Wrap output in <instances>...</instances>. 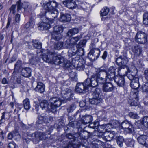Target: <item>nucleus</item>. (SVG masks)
Returning a JSON list of instances; mask_svg holds the SVG:
<instances>
[{
	"instance_id": "obj_12",
	"label": "nucleus",
	"mask_w": 148,
	"mask_h": 148,
	"mask_svg": "<svg viewBox=\"0 0 148 148\" xmlns=\"http://www.w3.org/2000/svg\"><path fill=\"white\" fill-rule=\"evenodd\" d=\"M96 52L91 50L88 54V57L91 61H94L97 59L99 56L100 51L99 50L97 51Z\"/></svg>"
},
{
	"instance_id": "obj_61",
	"label": "nucleus",
	"mask_w": 148,
	"mask_h": 148,
	"mask_svg": "<svg viewBox=\"0 0 148 148\" xmlns=\"http://www.w3.org/2000/svg\"><path fill=\"white\" fill-rule=\"evenodd\" d=\"M15 133L14 132H11L9 133L8 135V139L11 140L14 136Z\"/></svg>"
},
{
	"instance_id": "obj_38",
	"label": "nucleus",
	"mask_w": 148,
	"mask_h": 148,
	"mask_svg": "<svg viewBox=\"0 0 148 148\" xmlns=\"http://www.w3.org/2000/svg\"><path fill=\"white\" fill-rule=\"evenodd\" d=\"M77 62L78 63L76 67L77 69L79 71L83 70L84 68V65L83 62L81 61L78 62V61H77Z\"/></svg>"
},
{
	"instance_id": "obj_46",
	"label": "nucleus",
	"mask_w": 148,
	"mask_h": 148,
	"mask_svg": "<svg viewBox=\"0 0 148 148\" xmlns=\"http://www.w3.org/2000/svg\"><path fill=\"white\" fill-rule=\"evenodd\" d=\"M141 88L143 92L148 93V82H145L142 85Z\"/></svg>"
},
{
	"instance_id": "obj_36",
	"label": "nucleus",
	"mask_w": 148,
	"mask_h": 148,
	"mask_svg": "<svg viewBox=\"0 0 148 148\" xmlns=\"http://www.w3.org/2000/svg\"><path fill=\"white\" fill-rule=\"evenodd\" d=\"M128 127H127L126 128L123 130L125 133H130L133 132L134 130V128L133 125L131 124Z\"/></svg>"
},
{
	"instance_id": "obj_16",
	"label": "nucleus",
	"mask_w": 148,
	"mask_h": 148,
	"mask_svg": "<svg viewBox=\"0 0 148 148\" xmlns=\"http://www.w3.org/2000/svg\"><path fill=\"white\" fill-rule=\"evenodd\" d=\"M93 120L92 116L90 115H85L83 116L81 119V123L86 124L91 122Z\"/></svg>"
},
{
	"instance_id": "obj_27",
	"label": "nucleus",
	"mask_w": 148,
	"mask_h": 148,
	"mask_svg": "<svg viewBox=\"0 0 148 148\" xmlns=\"http://www.w3.org/2000/svg\"><path fill=\"white\" fill-rule=\"evenodd\" d=\"M74 142L75 141L72 143L71 142H69L67 145L68 148H83V147H84L82 145L80 144H75Z\"/></svg>"
},
{
	"instance_id": "obj_53",
	"label": "nucleus",
	"mask_w": 148,
	"mask_h": 148,
	"mask_svg": "<svg viewBox=\"0 0 148 148\" xmlns=\"http://www.w3.org/2000/svg\"><path fill=\"white\" fill-rule=\"evenodd\" d=\"M76 107L75 105L74 104H72L68 108L67 111L69 112H72Z\"/></svg>"
},
{
	"instance_id": "obj_21",
	"label": "nucleus",
	"mask_w": 148,
	"mask_h": 148,
	"mask_svg": "<svg viewBox=\"0 0 148 148\" xmlns=\"http://www.w3.org/2000/svg\"><path fill=\"white\" fill-rule=\"evenodd\" d=\"M34 134L36 138H38L40 140L45 139L47 137V134L46 132H36L35 134L34 133Z\"/></svg>"
},
{
	"instance_id": "obj_42",
	"label": "nucleus",
	"mask_w": 148,
	"mask_h": 148,
	"mask_svg": "<svg viewBox=\"0 0 148 148\" xmlns=\"http://www.w3.org/2000/svg\"><path fill=\"white\" fill-rule=\"evenodd\" d=\"M141 123L145 127L148 128V117H143L141 121Z\"/></svg>"
},
{
	"instance_id": "obj_4",
	"label": "nucleus",
	"mask_w": 148,
	"mask_h": 148,
	"mask_svg": "<svg viewBox=\"0 0 148 148\" xmlns=\"http://www.w3.org/2000/svg\"><path fill=\"white\" fill-rule=\"evenodd\" d=\"M116 68L115 67L111 66L109 68L108 71L106 68L102 66L97 69L98 74L104 78L105 82L108 80L111 81L114 80L115 76Z\"/></svg>"
},
{
	"instance_id": "obj_24",
	"label": "nucleus",
	"mask_w": 148,
	"mask_h": 148,
	"mask_svg": "<svg viewBox=\"0 0 148 148\" xmlns=\"http://www.w3.org/2000/svg\"><path fill=\"white\" fill-rule=\"evenodd\" d=\"M32 43V45L34 48L38 49H41L42 48V44L39 40H33Z\"/></svg>"
},
{
	"instance_id": "obj_10",
	"label": "nucleus",
	"mask_w": 148,
	"mask_h": 148,
	"mask_svg": "<svg viewBox=\"0 0 148 148\" xmlns=\"http://www.w3.org/2000/svg\"><path fill=\"white\" fill-rule=\"evenodd\" d=\"M86 40H81L76 45V49L75 50V54L79 56H82L83 55L84 49L82 47H84L86 43Z\"/></svg>"
},
{
	"instance_id": "obj_56",
	"label": "nucleus",
	"mask_w": 148,
	"mask_h": 148,
	"mask_svg": "<svg viewBox=\"0 0 148 148\" xmlns=\"http://www.w3.org/2000/svg\"><path fill=\"white\" fill-rule=\"evenodd\" d=\"M15 9L16 5H12L10 9V14H14L16 12Z\"/></svg>"
},
{
	"instance_id": "obj_39",
	"label": "nucleus",
	"mask_w": 148,
	"mask_h": 148,
	"mask_svg": "<svg viewBox=\"0 0 148 148\" xmlns=\"http://www.w3.org/2000/svg\"><path fill=\"white\" fill-rule=\"evenodd\" d=\"M21 64V61L20 60H18L14 65V71L18 72Z\"/></svg>"
},
{
	"instance_id": "obj_60",
	"label": "nucleus",
	"mask_w": 148,
	"mask_h": 148,
	"mask_svg": "<svg viewBox=\"0 0 148 148\" xmlns=\"http://www.w3.org/2000/svg\"><path fill=\"white\" fill-rule=\"evenodd\" d=\"M143 75L147 81L148 82V69H147L145 70Z\"/></svg>"
},
{
	"instance_id": "obj_33",
	"label": "nucleus",
	"mask_w": 148,
	"mask_h": 148,
	"mask_svg": "<svg viewBox=\"0 0 148 148\" xmlns=\"http://www.w3.org/2000/svg\"><path fill=\"white\" fill-rule=\"evenodd\" d=\"M80 36H77L76 37H73L70 39H69L72 47L75 45L79 40L81 38Z\"/></svg>"
},
{
	"instance_id": "obj_18",
	"label": "nucleus",
	"mask_w": 148,
	"mask_h": 148,
	"mask_svg": "<svg viewBox=\"0 0 148 148\" xmlns=\"http://www.w3.org/2000/svg\"><path fill=\"white\" fill-rule=\"evenodd\" d=\"M45 86L44 84L40 82H38L37 85L35 88V90L40 93H42L45 91Z\"/></svg>"
},
{
	"instance_id": "obj_1",
	"label": "nucleus",
	"mask_w": 148,
	"mask_h": 148,
	"mask_svg": "<svg viewBox=\"0 0 148 148\" xmlns=\"http://www.w3.org/2000/svg\"><path fill=\"white\" fill-rule=\"evenodd\" d=\"M57 5V3L55 1L48 2L44 6L46 10L43 11V13L40 14L41 18H42L44 16L47 14L49 16V18H47V21L41 23L40 25L38 27V29L43 30H47L52 25L53 23V19L57 17L58 12L56 9L55 8Z\"/></svg>"
},
{
	"instance_id": "obj_17",
	"label": "nucleus",
	"mask_w": 148,
	"mask_h": 148,
	"mask_svg": "<svg viewBox=\"0 0 148 148\" xmlns=\"http://www.w3.org/2000/svg\"><path fill=\"white\" fill-rule=\"evenodd\" d=\"M77 1L78 2L77 7L78 9L85 10L87 9L88 7L89 6L88 4L86 2L78 0Z\"/></svg>"
},
{
	"instance_id": "obj_29",
	"label": "nucleus",
	"mask_w": 148,
	"mask_h": 148,
	"mask_svg": "<svg viewBox=\"0 0 148 148\" xmlns=\"http://www.w3.org/2000/svg\"><path fill=\"white\" fill-rule=\"evenodd\" d=\"M51 35L52 39H53L56 41L60 40L62 37V36L61 34L55 32H52Z\"/></svg>"
},
{
	"instance_id": "obj_30",
	"label": "nucleus",
	"mask_w": 148,
	"mask_h": 148,
	"mask_svg": "<svg viewBox=\"0 0 148 148\" xmlns=\"http://www.w3.org/2000/svg\"><path fill=\"white\" fill-rule=\"evenodd\" d=\"M109 125L112 128H115L118 127L120 128V124L117 120H112L111 121Z\"/></svg>"
},
{
	"instance_id": "obj_55",
	"label": "nucleus",
	"mask_w": 148,
	"mask_h": 148,
	"mask_svg": "<svg viewBox=\"0 0 148 148\" xmlns=\"http://www.w3.org/2000/svg\"><path fill=\"white\" fill-rule=\"evenodd\" d=\"M6 112H4L2 113V115L1 116V119H0V125H1L5 121V115Z\"/></svg>"
},
{
	"instance_id": "obj_57",
	"label": "nucleus",
	"mask_w": 148,
	"mask_h": 148,
	"mask_svg": "<svg viewBox=\"0 0 148 148\" xmlns=\"http://www.w3.org/2000/svg\"><path fill=\"white\" fill-rule=\"evenodd\" d=\"M34 25V22L32 20H30L29 22L27 23L25 25V28H27L30 26H32Z\"/></svg>"
},
{
	"instance_id": "obj_58",
	"label": "nucleus",
	"mask_w": 148,
	"mask_h": 148,
	"mask_svg": "<svg viewBox=\"0 0 148 148\" xmlns=\"http://www.w3.org/2000/svg\"><path fill=\"white\" fill-rule=\"evenodd\" d=\"M135 99H130L129 101V102L130 103V105L132 106H136L138 105V100H137V101L136 104L134 105V104H135Z\"/></svg>"
},
{
	"instance_id": "obj_48",
	"label": "nucleus",
	"mask_w": 148,
	"mask_h": 148,
	"mask_svg": "<svg viewBox=\"0 0 148 148\" xmlns=\"http://www.w3.org/2000/svg\"><path fill=\"white\" fill-rule=\"evenodd\" d=\"M143 23L145 25H148V13H145L143 15Z\"/></svg>"
},
{
	"instance_id": "obj_40",
	"label": "nucleus",
	"mask_w": 148,
	"mask_h": 148,
	"mask_svg": "<svg viewBox=\"0 0 148 148\" xmlns=\"http://www.w3.org/2000/svg\"><path fill=\"white\" fill-rule=\"evenodd\" d=\"M29 56L30 58L29 62L30 63L34 64L35 62H36V57L35 55L30 53L29 54Z\"/></svg>"
},
{
	"instance_id": "obj_41",
	"label": "nucleus",
	"mask_w": 148,
	"mask_h": 148,
	"mask_svg": "<svg viewBox=\"0 0 148 148\" xmlns=\"http://www.w3.org/2000/svg\"><path fill=\"white\" fill-rule=\"evenodd\" d=\"M63 29L61 25H57L54 27V31L53 32H55L61 34L62 32Z\"/></svg>"
},
{
	"instance_id": "obj_28",
	"label": "nucleus",
	"mask_w": 148,
	"mask_h": 148,
	"mask_svg": "<svg viewBox=\"0 0 148 148\" xmlns=\"http://www.w3.org/2000/svg\"><path fill=\"white\" fill-rule=\"evenodd\" d=\"M23 103L24 108L25 110H27L30 109L31 106L29 100V99L26 98L23 101Z\"/></svg>"
},
{
	"instance_id": "obj_63",
	"label": "nucleus",
	"mask_w": 148,
	"mask_h": 148,
	"mask_svg": "<svg viewBox=\"0 0 148 148\" xmlns=\"http://www.w3.org/2000/svg\"><path fill=\"white\" fill-rule=\"evenodd\" d=\"M107 52L106 51H105L103 53L102 55V56H101V58L102 59H103L104 60H105L106 58L107 57Z\"/></svg>"
},
{
	"instance_id": "obj_11",
	"label": "nucleus",
	"mask_w": 148,
	"mask_h": 148,
	"mask_svg": "<svg viewBox=\"0 0 148 148\" xmlns=\"http://www.w3.org/2000/svg\"><path fill=\"white\" fill-rule=\"evenodd\" d=\"M89 88L85 85L84 82L83 83H78L76 87L75 91L79 93H85L88 91Z\"/></svg>"
},
{
	"instance_id": "obj_23",
	"label": "nucleus",
	"mask_w": 148,
	"mask_h": 148,
	"mask_svg": "<svg viewBox=\"0 0 148 148\" xmlns=\"http://www.w3.org/2000/svg\"><path fill=\"white\" fill-rule=\"evenodd\" d=\"M31 69L28 67H25L22 69L21 71L22 75L25 77H28L30 76Z\"/></svg>"
},
{
	"instance_id": "obj_2",
	"label": "nucleus",
	"mask_w": 148,
	"mask_h": 148,
	"mask_svg": "<svg viewBox=\"0 0 148 148\" xmlns=\"http://www.w3.org/2000/svg\"><path fill=\"white\" fill-rule=\"evenodd\" d=\"M42 59L45 62L48 63L53 62L54 64H58L64 62V66L66 68H69L71 65V62L67 61H64V58L61 55H58L54 52L48 51L42 55Z\"/></svg>"
},
{
	"instance_id": "obj_35",
	"label": "nucleus",
	"mask_w": 148,
	"mask_h": 148,
	"mask_svg": "<svg viewBox=\"0 0 148 148\" xmlns=\"http://www.w3.org/2000/svg\"><path fill=\"white\" fill-rule=\"evenodd\" d=\"M101 90L99 88H96L94 91H92V95L93 97H100Z\"/></svg>"
},
{
	"instance_id": "obj_9",
	"label": "nucleus",
	"mask_w": 148,
	"mask_h": 148,
	"mask_svg": "<svg viewBox=\"0 0 148 148\" xmlns=\"http://www.w3.org/2000/svg\"><path fill=\"white\" fill-rule=\"evenodd\" d=\"M62 94L63 95L64 99H60L61 101V104L66 102L68 100H71L73 96V92L69 89H66L65 90L63 91Z\"/></svg>"
},
{
	"instance_id": "obj_20",
	"label": "nucleus",
	"mask_w": 148,
	"mask_h": 148,
	"mask_svg": "<svg viewBox=\"0 0 148 148\" xmlns=\"http://www.w3.org/2000/svg\"><path fill=\"white\" fill-rule=\"evenodd\" d=\"M21 0H19L17 2V11H18L20 10L21 8H23L24 9H26L27 8L29 5V3L28 2H24L23 3H22L21 5Z\"/></svg>"
},
{
	"instance_id": "obj_43",
	"label": "nucleus",
	"mask_w": 148,
	"mask_h": 148,
	"mask_svg": "<svg viewBox=\"0 0 148 148\" xmlns=\"http://www.w3.org/2000/svg\"><path fill=\"white\" fill-rule=\"evenodd\" d=\"M109 10V8L106 7H104L101 11V16H106L108 14Z\"/></svg>"
},
{
	"instance_id": "obj_49",
	"label": "nucleus",
	"mask_w": 148,
	"mask_h": 148,
	"mask_svg": "<svg viewBox=\"0 0 148 148\" xmlns=\"http://www.w3.org/2000/svg\"><path fill=\"white\" fill-rule=\"evenodd\" d=\"M129 116L131 118L133 119H139V117L137 114L133 112H130L129 113Z\"/></svg>"
},
{
	"instance_id": "obj_22",
	"label": "nucleus",
	"mask_w": 148,
	"mask_h": 148,
	"mask_svg": "<svg viewBox=\"0 0 148 148\" xmlns=\"http://www.w3.org/2000/svg\"><path fill=\"white\" fill-rule=\"evenodd\" d=\"M71 16L69 14H61L60 18V21L65 22H68L70 21Z\"/></svg>"
},
{
	"instance_id": "obj_25",
	"label": "nucleus",
	"mask_w": 148,
	"mask_h": 148,
	"mask_svg": "<svg viewBox=\"0 0 148 148\" xmlns=\"http://www.w3.org/2000/svg\"><path fill=\"white\" fill-rule=\"evenodd\" d=\"M132 50L135 55H140L141 52V48L140 46L136 45L132 47Z\"/></svg>"
},
{
	"instance_id": "obj_6",
	"label": "nucleus",
	"mask_w": 148,
	"mask_h": 148,
	"mask_svg": "<svg viewBox=\"0 0 148 148\" xmlns=\"http://www.w3.org/2000/svg\"><path fill=\"white\" fill-rule=\"evenodd\" d=\"M137 73V70L134 66L132 67L130 70L128 69L127 73V76L132 81L130 83V86L134 89H137L139 87L140 84L139 83V79L136 77Z\"/></svg>"
},
{
	"instance_id": "obj_19",
	"label": "nucleus",
	"mask_w": 148,
	"mask_h": 148,
	"mask_svg": "<svg viewBox=\"0 0 148 148\" xmlns=\"http://www.w3.org/2000/svg\"><path fill=\"white\" fill-rule=\"evenodd\" d=\"M148 139V136L147 135H142L137 138L138 143L145 146L146 140Z\"/></svg>"
},
{
	"instance_id": "obj_5",
	"label": "nucleus",
	"mask_w": 148,
	"mask_h": 148,
	"mask_svg": "<svg viewBox=\"0 0 148 148\" xmlns=\"http://www.w3.org/2000/svg\"><path fill=\"white\" fill-rule=\"evenodd\" d=\"M96 73L91 75V78H87L84 81V84L88 87H95L98 84H103L105 83V80L100 75L98 74L97 69H95Z\"/></svg>"
},
{
	"instance_id": "obj_34",
	"label": "nucleus",
	"mask_w": 148,
	"mask_h": 148,
	"mask_svg": "<svg viewBox=\"0 0 148 148\" xmlns=\"http://www.w3.org/2000/svg\"><path fill=\"white\" fill-rule=\"evenodd\" d=\"M78 30L77 28H74L69 30L67 33L68 36H71L78 33Z\"/></svg>"
},
{
	"instance_id": "obj_54",
	"label": "nucleus",
	"mask_w": 148,
	"mask_h": 148,
	"mask_svg": "<svg viewBox=\"0 0 148 148\" xmlns=\"http://www.w3.org/2000/svg\"><path fill=\"white\" fill-rule=\"evenodd\" d=\"M75 52V49L73 48H72L71 50H70L68 51V56L70 57H71L76 54Z\"/></svg>"
},
{
	"instance_id": "obj_44",
	"label": "nucleus",
	"mask_w": 148,
	"mask_h": 148,
	"mask_svg": "<svg viewBox=\"0 0 148 148\" xmlns=\"http://www.w3.org/2000/svg\"><path fill=\"white\" fill-rule=\"evenodd\" d=\"M124 141V139L121 136H119L116 139L117 144L120 147L123 146Z\"/></svg>"
},
{
	"instance_id": "obj_47",
	"label": "nucleus",
	"mask_w": 148,
	"mask_h": 148,
	"mask_svg": "<svg viewBox=\"0 0 148 148\" xmlns=\"http://www.w3.org/2000/svg\"><path fill=\"white\" fill-rule=\"evenodd\" d=\"M20 20V15L17 14L15 16V19L13 23L12 24V25L13 26L14 25H16L19 23Z\"/></svg>"
},
{
	"instance_id": "obj_45",
	"label": "nucleus",
	"mask_w": 148,
	"mask_h": 148,
	"mask_svg": "<svg viewBox=\"0 0 148 148\" xmlns=\"http://www.w3.org/2000/svg\"><path fill=\"white\" fill-rule=\"evenodd\" d=\"M71 44L69 39H67L63 43V47L66 48H71L73 47Z\"/></svg>"
},
{
	"instance_id": "obj_52",
	"label": "nucleus",
	"mask_w": 148,
	"mask_h": 148,
	"mask_svg": "<svg viewBox=\"0 0 148 148\" xmlns=\"http://www.w3.org/2000/svg\"><path fill=\"white\" fill-rule=\"evenodd\" d=\"M77 4H75L74 3L69 1L67 5V7L69 9H73L77 7Z\"/></svg>"
},
{
	"instance_id": "obj_14",
	"label": "nucleus",
	"mask_w": 148,
	"mask_h": 148,
	"mask_svg": "<svg viewBox=\"0 0 148 148\" xmlns=\"http://www.w3.org/2000/svg\"><path fill=\"white\" fill-rule=\"evenodd\" d=\"M119 86L122 87L125 84V80L123 76H116L114 80Z\"/></svg>"
},
{
	"instance_id": "obj_7",
	"label": "nucleus",
	"mask_w": 148,
	"mask_h": 148,
	"mask_svg": "<svg viewBox=\"0 0 148 148\" xmlns=\"http://www.w3.org/2000/svg\"><path fill=\"white\" fill-rule=\"evenodd\" d=\"M135 39V41L138 44H145L147 42V36L145 33L142 31L137 32Z\"/></svg>"
},
{
	"instance_id": "obj_3",
	"label": "nucleus",
	"mask_w": 148,
	"mask_h": 148,
	"mask_svg": "<svg viewBox=\"0 0 148 148\" xmlns=\"http://www.w3.org/2000/svg\"><path fill=\"white\" fill-rule=\"evenodd\" d=\"M38 102L39 101L40 106L42 110L49 111L53 113L55 112L57 110V108L61 104L60 98L56 97L50 98L49 103L46 100H44L40 102L38 99Z\"/></svg>"
},
{
	"instance_id": "obj_37",
	"label": "nucleus",
	"mask_w": 148,
	"mask_h": 148,
	"mask_svg": "<svg viewBox=\"0 0 148 148\" xmlns=\"http://www.w3.org/2000/svg\"><path fill=\"white\" fill-rule=\"evenodd\" d=\"M70 80L76 82L77 80L76 73L73 71L70 73L69 74Z\"/></svg>"
},
{
	"instance_id": "obj_32",
	"label": "nucleus",
	"mask_w": 148,
	"mask_h": 148,
	"mask_svg": "<svg viewBox=\"0 0 148 148\" xmlns=\"http://www.w3.org/2000/svg\"><path fill=\"white\" fill-rule=\"evenodd\" d=\"M63 46V42H55L54 44V49L56 50H59L61 49Z\"/></svg>"
},
{
	"instance_id": "obj_51",
	"label": "nucleus",
	"mask_w": 148,
	"mask_h": 148,
	"mask_svg": "<svg viewBox=\"0 0 148 148\" xmlns=\"http://www.w3.org/2000/svg\"><path fill=\"white\" fill-rule=\"evenodd\" d=\"M134 141L131 139L127 140L126 141V144L127 146L133 147L134 145Z\"/></svg>"
},
{
	"instance_id": "obj_15",
	"label": "nucleus",
	"mask_w": 148,
	"mask_h": 148,
	"mask_svg": "<svg viewBox=\"0 0 148 148\" xmlns=\"http://www.w3.org/2000/svg\"><path fill=\"white\" fill-rule=\"evenodd\" d=\"M103 90L106 92H110L114 89V87L112 83L108 82L103 84Z\"/></svg>"
},
{
	"instance_id": "obj_62",
	"label": "nucleus",
	"mask_w": 148,
	"mask_h": 148,
	"mask_svg": "<svg viewBox=\"0 0 148 148\" xmlns=\"http://www.w3.org/2000/svg\"><path fill=\"white\" fill-rule=\"evenodd\" d=\"M12 20V18L10 17L8 18L7 23L6 27V28L8 29L9 27Z\"/></svg>"
},
{
	"instance_id": "obj_64",
	"label": "nucleus",
	"mask_w": 148,
	"mask_h": 148,
	"mask_svg": "<svg viewBox=\"0 0 148 148\" xmlns=\"http://www.w3.org/2000/svg\"><path fill=\"white\" fill-rule=\"evenodd\" d=\"M79 105L81 107H85L86 106L85 102L83 101H82L79 103Z\"/></svg>"
},
{
	"instance_id": "obj_8",
	"label": "nucleus",
	"mask_w": 148,
	"mask_h": 148,
	"mask_svg": "<svg viewBox=\"0 0 148 148\" xmlns=\"http://www.w3.org/2000/svg\"><path fill=\"white\" fill-rule=\"evenodd\" d=\"M117 64L120 66L119 67L118 71H119L122 68H124L126 64L128 62V60L126 54L120 56L117 58L116 60Z\"/></svg>"
},
{
	"instance_id": "obj_31",
	"label": "nucleus",
	"mask_w": 148,
	"mask_h": 148,
	"mask_svg": "<svg viewBox=\"0 0 148 148\" xmlns=\"http://www.w3.org/2000/svg\"><path fill=\"white\" fill-rule=\"evenodd\" d=\"M131 124L130 122L126 120L124 121L120 124V128L123 130L126 128L127 127H128Z\"/></svg>"
},
{
	"instance_id": "obj_13",
	"label": "nucleus",
	"mask_w": 148,
	"mask_h": 148,
	"mask_svg": "<svg viewBox=\"0 0 148 148\" xmlns=\"http://www.w3.org/2000/svg\"><path fill=\"white\" fill-rule=\"evenodd\" d=\"M52 120V118L49 115L44 116H39L37 122L41 124L44 122L45 123H49Z\"/></svg>"
},
{
	"instance_id": "obj_50",
	"label": "nucleus",
	"mask_w": 148,
	"mask_h": 148,
	"mask_svg": "<svg viewBox=\"0 0 148 148\" xmlns=\"http://www.w3.org/2000/svg\"><path fill=\"white\" fill-rule=\"evenodd\" d=\"M131 99H135V104L136 105V102L137 100H138V93L137 92H134L132 95H131Z\"/></svg>"
},
{
	"instance_id": "obj_26",
	"label": "nucleus",
	"mask_w": 148,
	"mask_h": 148,
	"mask_svg": "<svg viewBox=\"0 0 148 148\" xmlns=\"http://www.w3.org/2000/svg\"><path fill=\"white\" fill-rule=\"evenodd\" d=\"M101 100L100 97H93L92 99H89V102L91 104L97 105L101 102Z\"/></svg>"
},
{
	"instance_id": "obj_59",
	"label": "nucleus",
	"mask_w": 148,
	"mask_h": 148,
	"mask_svg": "<svg viewBox=\"0 0 148 148\" xmlns=\"http://www.w3.org/2000/svg\"><path fill=\"white\" fill-rule=\"evenodd\" d=\"M16 144L14 142H10L8 145V148H15Z\"/></svg>"
}]
</instances>
